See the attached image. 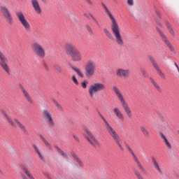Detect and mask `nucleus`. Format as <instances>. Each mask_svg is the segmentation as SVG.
Here are the masks:
<instances>
[{
  "instance_id": "nucleus-54",
  "label": "nucleus",
  "mask_w": 179,
  "mask_h": 179,
  "mask_svg": "<svg viewBox=\"0 0 179 179\" xmlns=\"http://www.w3.org/2000/svg\"><path fill=\"white\" fill-rule=\"evenodd\" d=\"M47 0H41L42 2H45Z\"/></svg>"
},
{
  "instance_id": "nucleus-1",
  "label": "nucleus",
  "mask_w": 179,
  "mask_h": 179,
  "mask_svg": "<svg viewBox=\"0 0 179 179\" xmlns=\"http://www.w3.org/2000/svg\"><path fill=\"white\" fill-rule=\"evenodd\" d=\"M102 6L105 10V13L108 16L109 19L111 22L110 29L112 30V33L115 38L116 43L120 47L124 45V38H122V35H121V29H120V25H118V22L114 15L111 13L108 8L106 4L102 3Z\"/></svg>"
},
{
  "instance_id": "nucleus-28",
  "label": "nucleus",
  "mask_w": 179,
  "mask_h": 179,
  "mask_svg": "<svg viewBox=\"0 0 179 179\" xmlns=\"http://www.w3.org/2000/svg\"><path fill=\"white\" fill-rule=\"evenodd\" d=\"M41 139H42L43 142L45 145L46 148L49 149V150H52V147L51 146V144L48 143V141L44 138V136H41Z\"/></svg>"
},
{
  "instance_id": "nucleus-44",
  "label": "nucleus",
  "mask_w": 179,
  "mask_h": 179,
  "mask_svg": "<svg viewBox=\"0 0 179 179\" xmlns=\"http://www.w3.org/2000/svg\"><path fill=\"white\" fill-rule=\"evenodd\" d=\"M127 4L129 6H134V0H127Z\"/></svg>"
},
{
  "instance_id": "nucleus-53",
  "label": "nucleus",
  "mask_w": 179,
  "mask_h": 179,
  "mask_svg": "<svg viewBox=\"0 0 179 179\" xmlns=\"http://www.w3.org/2000/svg\"><path fill=\"white\" fill-rule=\"evenodd\" d=\"M115 3H117V0H112Z\"/></svg>"
},
{
  "instance_id": "nucleus-48",
  "label": "nucleus",
  "mask_w": 179,
  "mask_h": 179,
  "mask_svg": "<svg viewBox=\"0 0 179 179\" xmlns=\"http://www.w3.org/2000/svg\"><path fill=\"white\" fill-rule=\"evenodd\" d=\"M21 177L22 179H29V178H27V177H26V176H24L23 174L21 175Z\"/></svg>"
},
{
  "instance_id": "nucleus-47",
  "label": "nucleus",
  "mask_w": 179,
  "mask_h": 179,
  "mask_svg": "<svg viewBox=\"0 0 179 179\" xmlns=\"http://www.w3.org/2000/svg\"><path fill=\"white\" fill-rule=\"evenodd\" d=\"M155 13L157 15L158 17H160V13L159 12L158 10H155Z\"/></svg>"
},
{
  "instance_id": "nucleus-22",
  "label": "nucleus",
  "mask_w": 179,
  "mask_h": 179,
  "mask_svg": "<svg viewBox=\"0 0 179 179\" xmlns=\"http://www.w3.org/2000/svg\"><path fill=\"white\" fill-rule=\"evenodd\" d=\"M152 162L154 166V169H155V170L159 173L160 176H163L164 174L163 169H162V168L160 167V165L159 164V162H157V161L155 157L152 158Z\"/></svg>"
},
{
  "instance_id": "nucleus-23",
  "label": "nucleus",
  "mask_w": 179,
  "mask_h": 179,
  "mask_svg": "<svg viewBox=\"0 0 179 179\" xmlns=\"http://www.w3.org/2000/svg\"><path fill=\"white\" fill-rule=\"evenodd\" d=\"M22 92L23 94V96L24 99L27 100L28 103H33V99H31V96H30V94H29V92L26 90L24 88H22Z\"/></svg>"
},
{
  "instance_id": "nucleus-43",
  "label": "nucleus",
  "mask_w": 179,
  "mask_h": 179,
  "mask_svg": "<svg viewBox=\"0 0 179 179\" xmlns=\"http://www.w3.org/2000/svg\"><path fill=\"white\" fill-rule=\"evenodd\" d=\"M71 155L72 156V157H73V159H75V160H78V159H79V157H78V155H76L75 152H71Z\"/></svg>"
},
{
  "instance_id": "nucleus-11",
  "label": "nucleus",
  "mask_w": 179,
  "mask_h": 179,
  "mask_svg": "<svg viewBox=\"0 0 179 179\" xmlns=\"http://www.w3.org/2000/svg\"><path fill=\"white\" fill-rule=\"evenodd\" d=\"M6 62H8L6 56L0 51V66L3 68V71L6 72V73H10V69H9V66Z\"/></svg>"
},
{
  "instance_id": "nucleus-2",
  "label": "nucleus",
  "mask_w": 179,
  "mask_h": 179,
  "mask_svg": "<svg viewBox=\"0 0 179 179\" xmlns=\"http://www.w3.org/2000/svg\"><path fill=\"white\" fill-rule=\"evenodd\" d=\"M65 50L67 54L71 57L73 62H82V61H83V55H82V52L78 50V48L75 45L71 43H66L65 45Z\"/></svg>"
},
{
  "instance_id": "nucleus-46",
  "label": "nucleus",
  "mask_w": 179,
  "mask_h": 179,
  "mask_svg": "<svg viewBox=\"0 0 179 179\" xmlns=\"http://www.w3.org/2000/svg\"><path fill=\"white\" fill-rule=\"evenodd\" d=\"M73 139H75V141H76V142H79V138H78V136L73 135Z\"/></svg>"
},
{
  "instance_id": "nucleus-4",
  "label": "nucleus",
  "mask_w": 179,
  "mask_h": 179,
  "mask_svg": "<svg viewBox=\"0 0 179 179\" xmlns=\"http://www.w3.org/2000/svg\"><path fill=\"white\" fill-rule=\"evenodd\" d=\"M100 117L106 125V129L108 135H110V136L115 141L120 149L121 150H124V148H122L120 143L121 138H120L118 134H117V131H115L111 125L109 124L108 122H107V120H106V117L103 116V115H100Z\"/></svg>"
},
{
  "instance_id": "nucleus-55",
  "label": "nucleus",
  "mask_w": 179,
  "mask_h": 179,
  "mask_svg": "<svg viewBox=\"0 0 179 179\" xmlns=\"http://www.w3.org/2000/svg\"><path fill=\"white\" fill-rule=\"evenodd\" d=\"M17 1H20V0H17Z\"/></svg>"
},
{
  "instance_id": "nucleus-16",
  "label": "nucleus",
  "mask_w": 179,
  "mask_h": 179,
  "mask_svg": "<svg viewBox=\"0 0 179 179\" xmlns=\"http://www.w3.org/2000/svg\"><path fill=\"white\" fill-rule=\"evenodd\" d=\"M131 71L129 69H117L116 70V76L118 78H124V79H127L129 77Z\"/></svg>"
},
{
  "instance_id": "nucleus-24",
  "label": "nucleus",
  "mask_w": 179,
  "mask_h": 179,
  "mask_svg": "<svg viewBox=\"0 0 179 179\" xmlns=\"http://www.w3.org/2000/svg\"><path fill=\"white\" fill-rule=\"evenodd\" d=\"M140 130L141 134H143V136H145V138L150 137V133H149V131L148 130V129H146V127L142 126L140 127Z\"/></svg>"
},
{
  "instance_id": "nucleus-51",
  "label": "nucleus",
  "mask_w": 179,
  "mask_h": 179,
  "mask_svg": "<svg viewBox=\"0 0 179 179\" xmlns=\"http://www.w3.org/2000/svg\"><path fill=\"white\" fill-rule=\"evenodd\" d=\"M175 66L177 68V70L179 72V68H178V65H177V63L175 62Z\"/></svg>"
},
{
  "instance_id": "nucleus-50",
  "label": "nucleus",
  "mask_w": 179,
  "mask_h": 179,
  "mask_svg": "<svg viewBox=\"0 0 179 179\" xmlns=\"http://www.w3.org/2000/svg\"><path fill=\"white\" fill-rule=\"evenodd\" d=\"M44 68H45V69H46V71H48V66H47V64H45L44 65Z\"/></svg>"
},
{
  "instance_id": "nucleus-8",
  "label": "nucleus",
  "mask_w": 179,
  "mask_h": 179,
  "mask_svg": "<svg viewBox=\"0 0 179 179\" xmlns=\"http://www.w3.org/2000/svg\"><path fill=\"white\" fill-rule=\"evenodd\" d=\"M42 117L47 125L50 128L55 127V121H54V117H52V113L50 109H44L42 111Z\"/></svg>"
},
{
  "instance_id": "nucleus-25",
  "label": "nucleus",
  "mask_w": 179,
  "mask_h": 179,
  "mask_svg": "<svg viewBox=\"0 0 179 179\" xmlns=\"http://www.w3.org/2000/svg\"><path fill=\"white\" fill-rule=\"evenodd\" d=\"M15 122H16L18 128H20V129L22 131V132H27V130L26 129V127L23 124H22V122H20L19 120L15 119Z\"/></svg>"
},
{
  "instance_id": "nucleus-33",
  "label": "nucleus",
  "mask_w": 179,
  "mask_h": 179,
  "mask_svg": "<svg viewBox=\"0 0 179 179\" xmlns=\"http://www.w3.org/2000/svg\"><path fill=\"white\" fill-rule=\"evenodd\" d=\"M103 31H104L106 36H107V37L109 38L110 40H111L113 38V34H111V32H110V31H108V29H104Z\"/></svg>"
},
{
  "instance_id": "nucleus-37",
  "label": "nucleus",
  "mask_w": 179,
  "mask_h": 179,
  "mask_svg": "<svg viewBox=\"0 0 179 179\" xmlns=\"http://www.w3.org/2000/svg\"><path fill=\"white\" fill-rule=\"evenodd\" d=\"M86 29H87V31L90 36H93V34H94V33H93V30L92 29V27H90V26L87 25Z\"/></svg>"
},
{
  "instance_id": "nucleus-31",
  "label": "nucleus",
  "mask_w": 179,
  "mask_h": 179,
  "mask_svg": "<svg viewBox=\"0 0 179 179\" xmlns=\"http://www.w3.org/2000/svg\"><path fill=\"white\" fill-rule=\"evenodd\" d=\"M34 149L35 152H36V153L38 154L40 159L44 160V157H43V155H41V153H40V150H38V148H37L36 145H34Z\"/></svg>"
},
{
  "instance_id": "nucleus-7",
  "label": "nucleus",
  "mask_w": 179,
  "mask_h": 179,
  "mask_svg": "<svg viewBox=\"0 0 179 179\" xmlns=\"http://www.w3.org/2000/svg\"><path fill=\"white\" fill-rule=\"evenodd\" d=\"M16 16L20 23H21L22 26L24 27L25 31L27 33H30L31 31V26L30 25V22L26 19L24 13L22 11H19L16 13Z\"/></svg>"
},
{
  "instance_id": "nucleus-42",
  "label": "nucleus",
  "mask_w": 179,
  "mask_h": 179,
  "mask_svg": "<svg viewBox=\"0 0 179 179\" xmlns=\"http://www.w3.org/2000/svg\"><path fill=\"white\" fill-rule=\"evenodd\" d=\"M76 162L80 166V167H83V162H82V160H80V159H77Z\"/></svg>"
},
{
  "instance_id": "nucleus-38",
  "label": "nucleus",
  "mask_w": 179,
  "mask_h": 179,
  "mask_svg": "<svg viewBox=\"0 0 179 179\" xmlns=\"http://www.w3.org/2000/svg\"><path fill=\"white\" fill-rule=\"evenodd\" d=\"M141 73L145 78H149V74L148 73V71L145 69H141Z\"/></svg>"
},
{
  "instance_id": "nucleus-14",
  "label": "nucleus",
  "mask_w": 179,
  "mask_h": 179,
  "mask_svg": "<svg viewBox=\"0 0 179 179\" xmlns=\"http://www.w3.org/2000/svg\"><path fill=\"white\" fill-rule=\"evenodd\" d=\"M1 12L3 13V16L5 17L6 22H8L9 24H12V23H13V18L9 10H8V8L5 6H1Z\"/></svg>"
},
{
  "instance_id": "nucleus-30",
  "label": "nucleus",
  "mask_w": 179,
  "mask_h": 179,
  "mask_svg": "<svg viewBox=\"0 0 179 179\" xmlns=\"http://www.w3.org/2000/svg\"><path fill=\"white\" fill-rule=\"evenodd\" d=\"M165 24H166L170 34H171V36H174V30H173L171 25H170V22H169V21H166Z\"/></svg>"
},
{
  "instance_id": "nucleus-29",
  "label": "nucleus",
  "mask_w": 179,
  "mask_h": 179,
  "mask_svg": "<svg viewBox=\"0 0 179 179\" xmlns=\"http://www.w3.org/2000/svg\"><path fill=\"white\" fill-rule=\"evenodd\" d=\"M150 81L152 82V85H154V87H155L157 92H159V93H161L162 87H160V85H159V84H157V83H156V81H155L153 78H150Z\"/></svg>"
},
{
  "instance_id": "nucleus-21",
  "label": "nucleus",
  "mask_w": 179,
  "mask_h": 179,
  "mask_svg": "<svg viewBox=\"0 0 179 179\" xmlns=\"http://www.w3.org/2000/svg\"><path fill=\"white\" fill-rule=\"evenodd\" d=\"M113 111L115 117H117V118L120 120V121H124V120H125V118L124 117V114L122 113L121 110H120V108L115 107L113 108Z\"/></svg>"
},
{
  "instance_id": "nucleus-19",
  "label": "nucleus",
  "mask_w": 179,
  "mask_h": 179,
  "mask_svg": "<svg viewBox=\"0 0 179 179\" xmlns=\"http://www.w3.org/2000/svg\"><path fill=\"white\" fill-rule=\"evenodd\" d=\"M0 111L2 115H3V117H6L8 124H10L13 127V128H16V124L15 123V121H13V119H11L9 115L6 113V112L4 110H1Z\"/></svg>"
},
{
  "instance_id": "nucleus-10",
  "label": "nucleus",
  "mask_w": 179,
  "mask_h": 179,
  "mask_svg": "<svg viewBox=\"0 0 179 179\" xmlns=\"http://www.w3.org/2000/svg\"><path fill=\"white\" fill-rule=\"evenodd\" d=\"M31 50L40 58L45 57V49L38 43L36 42L31 45Z\"/></svg>"
},
{
  "instance_id": "nucleus-36",
  "label": "nucleus",
  "mask_w": 179,
  "mask_h": 179,
  "mask_svg": "<svg viewBox=\"0 0 179 179\" xmlns=\"http://www.w3.org/2000/svg\"><path fill=\"white\" fill-rule=\"evenodd\" d=\"M53 104H55V106H57V108H58V110H59V111H62L64 109L62 108V106H61V104H59L56 100L53 99Z\"/></svg>"
},
{
  "instance_id": "nucleus-45",
  "label": "nucleus",
  "mask_w": 179,
  "mask_h": 179,
  "mask_svg": "<svg viewBox=\"0 0 179 179\" xmlns=\"http://www.w3.org/2000/svg\"><path fill=\"white\" fill-rule=\"evenodd\" d=\"M85 1L88 3V5H93L92 0H85Z\"/></svg>"
},
{
  "instance_id": "nucleus-3",
  "label": "nucleus",
  "mask_w": 179,
  "mask_h": 179,
  "mask_svg": "<svg viewBox=\"0 0 179 179\" xmlns=\"http://www.w3.org/2000/svg\"><path fill=\"white\" fill-rule=\"evenodd\" d=\"M113 91L117 96L120 103H121L123 110H124L127 117L129 118H131L132 117V110H131V108H129V106H128V103H127V100H125V97L124 96V94H122V92L118 89V87L113 86Z\"/></svg>"
},
{
  "instance_id": "nucleus-32",
  "label": "nucleus",
  "mask_w": 179,
  "mask_h": 179,
  "mask_svg": "<svg viewBox=\"0 0 179 179\" xmlns=\"http://www.w3.org/2000/svg\"><path fill=\"white\" fill-rule=\"evenodd\" d=\"M23 170H24L25 174H27V176L29 177V178L34 179V177L33 176V175H31V173H30V172L29 171V169L24 167Z\"/></svg>"
},
{
  "instance_id": "nucleus-5",
  "label": "nucleus",
  "mask_w": 179,
  "mask_h": 179,
  "mask_svg": "<svg viewBox=\"0 0 179 179\" xmlns=\"http://www.w3.org/2000/svg\"><path fill=\"white\" fill-rule=\"evenodd\" d=\"M106 90V85L101 83H92L89 89L88 93L90 97H94L97 93Z\"/></svg>"
},
{
  "instance_id": "nucleus-39",
  "label": "nucleus",
  "mask_w": 179,
  "mask_h": 179,
  "mask_svg": "<svg viewBox=\"0 0 179 179\" xmlns=\"http://www.w3.org/2000/svg\"><path fill=\"white\" fill-rule=\"evenodd\" d=\"M43 176H44L47 179H52L51 175L48 172H43Z\"/></svg>"
},
{
  "instance_id": "nucleus-52",
  "label": "nucleus",
  "mask_w": 179,
  "mask_h": 179,
  "mask_svg": "<svg viewBox=\"0 0 179 179\" xmlns=\"http://www.w3.org/2000/svg\"><path fill=\"white\" fill-rule=\"evenodd\" d=\"M0 174H3V172L1 169H0Z\"/></svg>"
},
{
  "instance_id": "nucleus-15",
  "label": "nucleus",
  "mask_w": 179,
  "mask_h": 179,
  "mask_svg": "<svg viewBox=\"0 0 179 179\" xmlns=\"http://www.w3.org/2000/svg\"><path fill=\"white\" fill-rule=\"evenodd\" d=\"M129 152H130V153L133 156V159L136 164L137 165V167H138L139 170L141 171V172L143 173L144 174H146V169H145V167H143V165H142V164L139 161V159H138V157H136L135 153H134V151H132V149L129 148Z\"/></svg>"
},
{
  "instance_id": "nucleus-18",
  "label": "nucleus",
  "mask_w": 179,
  "mask_h": 179,
  "mask_svg": "<svg viewBox=\"0 0 179 179\" xmlns=\"http://www.w3.org/2000/svg\"><path fill=\"white\" fill-rule=\"evenodd\" d=\"M159 136L161 139H162V142L164 143L167 149L171 150V149H173V146L171 145V143H170V141H169V139H167L166 135H164V134L163 133H159Z\"/></svg>"
},
{
  "instance_id": "nucleus-20",
  "label": "nucleus",
  "mask_w": 179,
  "mask_h": 179,
  "mask_svg": "<svg viewBox=\"0 0 179 179\" xmlns=\"http://www.w3.org/2000/svg\"><path fill=\"white\" fill-rule=\"evenodd\" d=\"M0 111L2 115H3V117H6L8 124H10L13 127V128H16V124L15 123V121H13V119H11L9 115L6 113V112L4 110H1Z\"/></svg>"
},
{
  "instance_id": "nucleus-9",
  "label": "nucleus",
  "mask_w": 179,
  "mask_h": 179,
  "mask_svg": "<svg viewBox=\"0 0 179 179\" xmlns=\"http://www.w3.org/2000/svg\"><path fill=\"white\" fill-rule=\"evenodd\" d=\"M82 128L84 132L87 134L88 136L86 137V139L90 143V145H92L94 148H97V146H99L100 143H99L97 139H96V137H94V136L92 134V132H90L89 128H87V127L86 126H83Z\"/></svg>"
},
{
  "instance_id": "nucleus-40",
  "label": "nucleus",
  "mask_w": 179,
  "mask_h": 179,
  "mask_svg": "<svg viewBox=\"0 0 179 179\" xmlns=\"http://www.w3.org/2000/svg\"><path fill=\"white\" fill-rule=\"evenodd\" d=\"M89 83L86 80H84L82 83H81V86L83 87V89H87V84Z\"/></svg>"
},
{
  "instance_id": "nucleus-35",
  "label": "nucleus",
  "mask_w": 179,
  "mask_h": 179,
  "mask_svg": "<svg viewBox=\"0 0 179 179\" xmlns=\"http://www.w3.org/2000/svg\"><path fill=\"white\" fill-rule=\"evenodd\" d=\"M55 69L57 71V72H58V73H62V72L64 71V70L62 69V67H61V66L58 64L55 65Z\"/></svg>"
},
{
  "instance_id": "nucleus-27",
  "label": "nucleus",
  "mask_w": 179,
  "mask_h": 179,
  "mask_svg": "<svg viewBox=\"0 0 179 179\" xmlns=\"http://www.w3.org/2000/svg\"><path fill=\"white\" fill-rule=\"evenodd\" d=\"M55 149L57 152V153H59V155H60V156H62V157H64V159H68V155L66 153H65L64 151H62V150H61L58 147H55Z\"/></svg>"
},
{
  "instance_id": "nucleus-13",
  "label": "nucleus",
  "mask_w": 179,
  "mask_h": 179,
  "mask_svg": "<svg viewBox=\"0 0 179 179\" xmlns=\"http://www.w3.org/2000/svg\"><path fill=\"white\" fill-rule=\"evenodd\" d=\"M148 59L151 62L152 66L155 68V69H156L160 78H162V79H166V76L164 75V73L162 71V70L159 67V65H157V63H156V60H155V58H153V57L152 56H149Z\"/></svg>"
},
{
  "instance_id": "nucleus-17",
  "label": "nucleus",
  "mask_w": 179,
  "mask_h": 179,
  "mask_svg": "<svg viewBox=\"0 0 179 179\" xmlns=\"http://www.w3.org/2000/svg\"><path fill=\"white\" fill-rule=\"evenodd\" d=\"M31 4L36 13H37V15H41L42 10L38 0H31Z\"/></svg>"
},
{
  "instance_id": "nucleus-6",
  "label": "nucleus",
  "mask_w": 179,
  "mask_h": 179,
  "mask_svg": "<svg viewBox=\"0 0 179 179\" xmlns=\"http://www.w3.org/2000/svg\"><path fill=\"white\" fill-rule=\"evenodd\" d=\"M96 63L93 60H90L85 66V78L90 79V78H93L94 75H96Z\"/></svg>"
},
{
  "instance_id": "nucleus-12",
  "label": "nucleus",
  "mask_w": 179,
  "mask_h": 179,
  "mask_svg": "<svg viewBox=\"0 0 179 179\" xmlns=\"http://www.w3.org/2000/svg\"><path fill=\"white\" fill-rule=\"evenodd\" d=\"M158 33L160 34L164 43H165L166 45L169 48L170 51L173 52V54H176V49H174V46L171 45V43H170V41L167 38L166 36H164V34L162 31L160 29H157Z\"/></svg>"
},
{
  "instance_id": "nucleus-26",
  "label": "nucleus",
  "mask_w": 179,
  "mask_h": 179,
  "mask_svg": "<svg viewBox=\"0 0 179 179\" xmlns=\"http://www.w3.org/2000/svg\"><path fill=\"white\" fill-rule=\"evenodd\" d=\"M71 69H73V71L76 72V73H77L78 76H79V78H85V74H83V71H82V70H80V69L72 66Z\"/></svg>"
},
{
  "instance_id": "nucleus-41",
  "label": "nucleus",
  "mask_w": 179,
  "mask_h": 179,
  "mask_svg": "<svg viewBox=\"0 0 179 179\" xmlns=\"http://www.w3.org/2000/svg\"><path fill=\"white\" fill-rule=\"evenodd\" d=\"M90 16L92 17V20H94V23H96V26H99L100 24H99V21H97V19L95 18L93 15H90Z\"/></svg>"
},
{
  "instance_id": "nucleus-34",
  "label": "nucleus",
  "mask_w": 179,
  "mask_h": 179,
  "mask_svg": "<svg viewBox=\"0 0 179 179\" xmlns=\"http://www.w3.org/2000/svg\"><path fill=\"white\" fill-rule=\"evenodd\" d=\"M71 81L76 85V86H78L79 81L78 80V78H76V76L73 75L71 77Z\"/></svg>"
},
{
  "instance_id": "nucleus-49",
  "label": "nucleus",
  "mask_w": 179,
  "mask_h": 179,
  "mask_svg": "<svg viewBox=\"0 0 179 179\" xmlns=\"http://www.w3.org/2000/svg\"><path fill=\"white\" fill-rule=\"evenodd\" d=\"M90 15V14H88L87 13H84V16H85V17H89Z\"/></svg>"
}]
</instances>
